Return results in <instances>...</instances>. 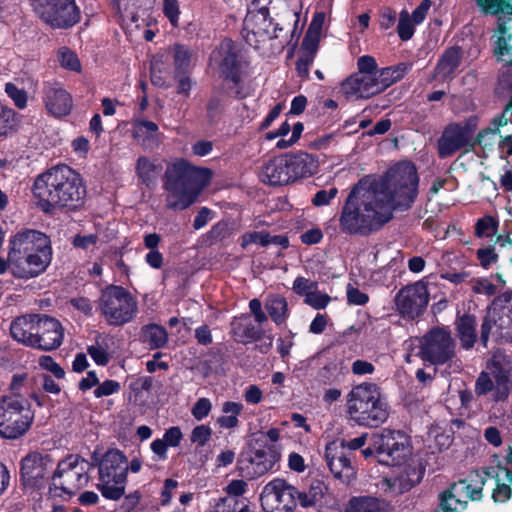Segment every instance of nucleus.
<instances>
[{
    "mask_svg": "<svg viewBox=\"0 0 512 512\" xmlns=\"http://www.w3.org/2000/svg\"><path fill=\"white\" fill-rule=\"evenodd\" d=\"M297 489L283 479L269 482L261 494V505L266 512H292L297 505Z\"/></svg>",
    "mask_w": 512,
    "mask_h": 512,
    "instance_id": "18",
    "label": "nucleus"
},
{
    "mask_svg": "<svg viewBox=\"0 0 512 512\" xmlns=\"http://www.w3.org/2000/svg\"><path fill=\"white\" fill-rule=\"evenodd\" d=\"M45 107L55 117L68 115L73 106L71 95L57 84H46L43 89Z\"/></svg>",
    "mask_w": 512,
    "mask_h": 512,
    "instance_id": "25",
    "label": "nucleus"
},
{
    "mask_svg": "<svg viewBox=\"0 0 512 512\" xmlns=\"http://www.w3.org/2000/svg\"><path fill=\"white\" fill-rule=\"evenodd\" d=\"M476 326V317L471 314H464L455 321L456 335L465 350L471 349L477 340Z\"/></svg>",
    "mask_w": 512,
    "mask_h": 512,
    "instance_id": "32",
    "label": "nucleus"
},
{
    "mask_svg": "<svg viewBox=\"0 0 512 512\" xmlns=\"http://www.w3.org/2000/svg\"><path fill=\"white\" fill-rule=\"evenodd\" d=\"M212 409V403L208 398H199L191 409L192 416L201 421L206 418Z\"/></svg>",
    "mask_w": 512,
    "mask_h": 512,
    "instance_id": "63",
    "label": "nucleus"
},
{
    "mask_svg": "<svg viewBox=\"0 0 512 512\" xmlns=\"http://www.w3.org/2000/svg\"><path fill=\"white\" fill-rule=\"evenodd\" d=\"M400 74L396 69H381L378 78L354 73L341 83V91L347 98H370L392 85Z\"/></svg>",
    "mask_w": 512,
    "mask_h": 512,
    "instance_id": "13",
    "label": "nucleus"
},
{
    "mask_svg": "<svg viewBox=\"0 0 512 512\" xmlns=\"http://www.w3.org/2000/svg\"><path fill=\"white\" fill-rule=\"evenodd\" d=\"M98 309L108 325L118 327L136 317L138 304L135 297L124 287L110 285L102 290Z\"/></svg>",
    "mask_w": 512,
    "mask_h": 512,
    "instance_id": "8",
    "label": "nucleus"
},
{
    "mask_svg": "<svg viewBox=\"0 0 512 512\" xmlns=\"http://www.w3.org/2000/svg\"><path fill=\"white\" fill-rule=\"evenodd\" d=\"M87 352L97 365L106 366L111 358L107 337L98 335L95 344L88 346Z\"/></svg>",
    "mask_w": 512,
    "mask_h": 512,
    "instance_id": "44",
    "label": "nucleus"
},
{
    "mask_svg": "<svg viewBox=\"0 0 512 512\" xmlns=\"http://www.w3.org/2000/svg\"><path fill=\"white\" fill-rule=\"evenodd\" d=\"M415 25L416 24L411 19L408 11L403 10L400 12L397 32L402 41H407L412 38L415 31Z\"/></svg>",
    "mask_w": 512,
    "mask_h": 512,
    "instance_id": "49",
    "label": "nucleus"
},
{
    "mask_svg": "<svg viewBox=\"0 0 512 512\" xmlns=\"http://www.w3.org/2000/svg\"><path fill=\"white\" fill-rule=\"evenodd\" d=\"M32 191L45 212L77 210L84 205L87 194L82 176L65 164L51 167L38 175Z\"/></svg>",
    "mask_w": 512,
    "mask_h": 512,
    "instance_id": "2",
    "label": "nucleus"
},
{
    "mask_svg": "<svg viewBox=\"0 0 512 512\" xmlns=\"http://www.w3.org/2000/svg\"><path fill=\"white\" fill-rule=\"evenodd\" d=\"M9 259L14 277L30 279L39 276L52 259L49 237L37 230L17 233L11 240Z\"/></svg>",
    "mask_w": 512,
    "mask_h": 512,
    "instance_id": "4",
    "label": "nucleus"
},
{
    "mask_svg": "<svg viewBox=\"0 0 512 512\" xmlns=\"http://www.w3.org/2000/svg\"><path fill=\"white\" fill-rule=\"evenodd\" d=\"M496 385H494L490 375L486 372H481L475 383V393L477 396H484L491 391L495 392Z\"/></svg>",
    "mask_w": 512,
    "mask_h": 512,
    "instance_id": "62",
    "label": "nucleus"
},
{
    "mask_svg": "<svg viewBox=\"0 0 512 512\" xmlns=\"http://www.w3.org/2000/svg\"><path fill=\"white\" fill-rule=\"evenodd\" d=\"M128 460L117 449L108 450L98 464L99 482L97 489L109 500H119L125 492Z\"/></svg>",
    "mask_w": 512,
    "mask_h": 512,
    "instance_id": "7",
    "label": "nucleus"
},
{
    "mask_svg": "<svg viewBox=\"0 0 512 512\" xmlns=\"http://www.w3.org/2000/svg\"><path fill=\"white\" fill-rule=\"evenodd\" d=\"M357 69V74L375 76V78H378V75L381 73V69H378L375 59L369 55H364L358 58Z\"/></svg>",
    "mask_w": 512,
    "mask_h": 512,
    "instance_id": "52",
    "label": "nucleus"
},
{
    "mask_svg": "<svg viewBox=\"0 0 512 512\" xmlns=\"http://www.w3.org/2000/svg\"><path fill=\"white\" fill-rule=\"evenodd\" d=\"M291 182L299 179L309 178L319 170V160L316 155L299 151L285 154Z\"/></svg>",
    "mask_w": 512,
    "mask_h": 512,
    "instance_id": "23",
    "label": "nucleus"
},
{
    "mask_svg": "<svg viewBox=\"0 0 512 512\" xmlns=\"http://www.w3.org/2000/svg\"><path fill=\"white\" fill-rule=\"evenodd\" d=\"M452 489L461 497L465 496L471 500H479L482 497V486L473 487L472 485L467 484L466 480H460L459 482L452 484Z\"/></svg>",
    "mask_w": 512,
    "mask_h": 512,
    "instance_id": "53",
    "label": "nucleus"
},
{
    "mask_svg": "<svg viewBox=\"0 0 512 512\" xmlns=\"http://www.w3.org/2000/svg\"><path fill=\"white\" fill-rule=\"evenodd\" d=\"M346 398L347 413L360 426L379 427L389 416L388 404L374 383L354 386Z\"/></svg>",
    "mask_w": 512,
    "mask_h": 512,
    "instance_id": "5",
    "label": "nucleus"
},
{
    "mask_svg": "<svg viewBox=\"0 0 512 512\" xmlns=\"http://www.w3.org/2000/svg\"><path fill=\"white\" fill-rule=\"evenodd\" d=\"M64 338V328L55 318L40 315L36 326V345L34 349L52 351L60 347Z\"/></svg>",
    "mask_w": 512,
    "mask_h": 512,
    "instance_id": "19",
    "label": "nucleus"
},
{
    "mask_svg": "<svg viewBox=\"0 0 512 512\" xmlns=\"http://www.w3.org/2000/svg\"><path fill=\"white\" fill-rule=\"evenodd\" d=\"M35 12L52 28H68L80 19L74 0H31Z\"/></svg>",
    "mask_w": 512,
    "mask_h": 512,
    "instance_id": "16",
    "label": "nucleus"
},
{
    "mask_svg": "<svg viewBox=\"0 0 512 512\" xmlns=\"http://www.w3.org/2000/svg\"><path fill=\"white\" fill-rule=\"evenodd\" d=\"M324 20V13H316L308 27V30L302 42L319 47V41Z\"/></svg>",
    "mask_w": 512,
    "mask_h": 512,
    "instance_id": "46",
    "label": "nucleus"
},
{
    "mask_svg": "<svg viewBox=\"0 0 512 512\" xmlns=\"http://www.w3.org/2000/svg\"><path fill=\"white\" fill-rule=\"evenodd\" d=\"M92 464L79 455H69L61 460L52 475L54 485L63 492L74 495L87 485Z\"/></svg>",
    "mask_w": 512,
    "mask_h": 512,
    "instance_id": "14",
    "label": "nucleus"
},
{
    "mask_svg": "<svg viewBox=\"0 0 512 512\" xmlns=\"http://www.w3.org/2000/svg\"><path fill=\"white\" fill-rule=\"evenodd\" d=\"M191 54L183 45L174 46V64L176 72H182L188 68L190 64Z\"/></svg>",
    "mask_w": 512,
    "mask_h": 512,
    "instance_id": "58",
    "label": "nucleus"
},
{
    "mask_svg": "<svg viewBox=\"0 0 512 512\" xmlns=\"http://www.w3.org/2000/svg\"><path fill=\"white\" fill-rule=\"evenodd\" d=\"M510 108H504L502 113L498 116H495L488 127L482 129L477 134V141L480 145H487L486 139L489 136H495L499 133L500 127L506 126L509 123H512V116L509 115Z\"/></svg>",
    "mask_w": 512,
    "mask_h": 512,
    "instance_id": "42",
    "label": "nucleus"
},
{
    "mask_svg": "<svg viewBox=\"0 0 512 512\" xmlns=\"http://www.w3.org/2000/svg\"><path fill=\"white\" fill-rule=\"evenodd\" d=\"M338 189L336 187H332L329 190H319L311 199V202L314 206L321 207L329 205L330 202L337 196Z\"/></svg>",
    "mask_w": 512,
    "mask_h": 512,
    "instance_id": "64",
    "label": "nucleus"
},
{
    "mask_svg": "<svg viewBox=\"0 0 512 512\" xmlns=\"http://www.w3.org/2000/svg\"><path fill=\"white\" fill-rule=\"evenodd\" d=\"M163 1V14L169 20L173 27H178L180 7L178 0H162Z\"/></svg>",
    "mask_w": 512,
    "mask_h": 512,
    "instance_id": "59",
    "label": "nucleus"
},
{
    "mask_svg": "<svg viewBox=\"0 0 512 512\" xmlns=\"http://www.w3.org/2000/svg\"><path fill=\"white\" fill-rule=\"evenodd\" d=\"M326 490L322 481L313 480L307 491L297 490L296 497L302 507H312L323 498Z\"/></svg>",
    "mask_w": 512,
    "mask_h": 512,
    "instance_id": "41",
    "label": "nucleus"
},
{
    "mask_svg": "<svg viewBox=\"0 0 512 512\" xmlns=\"http://www.w3.org/2000/svg\"><path fill=\"white\" fill-rule=\"evenodd\" d=\"M265 309L276 325H282L289 316L286 298L280 294H269L265 300Z\"/></svg>",
    "mask_w": 512,
    "mask_h": 512,
    "instance_id": "35",
    "label": "nucleus"
},
{
    "mask_svg": "<svg viewBox=\"0 0 512 512\" xmlns=\"http://www.w3.org/2000/svg\"><path fill=\"white\" fill-rule=\"evenodd\" d=\"M494 309H498L495 313L496 321V340L512 342V294L505 292L493 301Z\"/></svg>",
    "mask_w": 512,
    "mask_h": 512,
    "instance_id": "22",
    "label": "nucleus"
},
{
    "mask_svg": "<svg viewBox=\"0 0 512 512\" xmlns=\"http://www.w3.org/2000/svg\"><path fill=\"white\" fill-rule=\"evenodd\" d=\"M215 512H254L248 504L234 497L221 498L215 506Z\"/></svg>",
    "mask_w": 512,
    "mask_h": 512,
    "instance_id": "48",
    "label": "nucleus"
},
{
    "mask_svg": "<svg viewBox=\"0 0 512 512\" xmlns=\"http://www.w3.org/2000/svg\"><path fill=\"white\" fill-rule=\"evenodd\" d=\"M461 49L450 47L444 51L435 68V76L441 79L452 77L461 63Z\"/></svg>",
    "mask_w": 512,
    "mask_h": 512,
    "instance_id": "33",
    "label": "nucleus"
},
{
    "mask_svg": "<svg viewBox=\"0 0 512 512\" xmlns=\"http://www.w3.org/2000/svg\"><path fill=\"white\" fill-rule=\"evenodd\" d=\"M214 59L218 63L220 76L227 85V91L239 100L250 96L253 86L248 76L247 64L239 59L231 40L221 42L214 53Z\"/></svg>",
    "mask_w": 512,
    "mask_h": 512,
    "instance_id": "6",
    "label": "nucleus"
},
{
    "mask_svg": "<svg viewBox=\"0 0 512 512\" xmlns=\"http://www.w3.org/2000/svg\"><path fill=\"white\" fill-rule=\"evenodd\" d=\"M346 512H393V508L384 499L364 496L352 498Z\"/></svg>",
    "mask_w": 512,
    "mask_h": 512,
    "instance_id": "34",
    "label": "nucleus"
},
{
    "mask_svg": "<svg viewBox=\"0 0 512 512\" xmlns=\"http://www.w3.org/2000/svg\"><path fill=\"white\" fill-rule=\"evenodd\" d=\"M417 355L425 362L442 365L456 356V341L446 327H433L419 340Z\"/></svg>",
    "mask_w": 512,
    "mask_h": 512,
    "instance_id": "10",
    "label": "nucleus"
},
{
    "mask_svg": "<svg viewBox=\"0 0 512 512\" xmlns=\"http://www.w3.org/2000/svg\"><path fill=\"white\" fill-rule=\"evenodd\" d=\"M491 373L496 380L495 401H503L509 394V375L512 371V361L510 356L502 352H497L491 359Z\"/></svg>",
    "mask_w": 512,
    "mask_h": 512,
    "instance_id": "24",
    "label": "nucleus"
},
{
    "mask_svg": "<svg viewBox=\"0 0 512 512\" xmlns=\"http://www.w3.org/2000/svg\"><path fill=\"white\" fill-rule=\"evenodd\" d=\"M460 497L451 486L450 489L440 494L439 506L435 512H460L467 505V501L461 500Z\"/></svg>",
    "mask_w": 512,
    "mask_h": 512,
    "instance_id": "43",
    "label": "nucleus"
},
{
    "mask_svg": "<svg viewBox=\"0 0 512 512\" xmlns=\"http://www.w3.org/2000/svg\"><path fill=\"white\" fill-rule=\"evenodd\" d=\"M244 406L240 402L226 401L222 405L224 415L217 418L216 423L224 429H234L239 425L238 416L242 413Z\"/></svg>",
    "mask_w": 512,
    "mask_h": 512,
    "instance_id": "39",
    "label": "nucleus"
},
{
    "mask_svg": "<svg viewBox=\"0 0 512 512\" xmlns=\"http://www.w3.org/2000/svg\"><path fill=\"white\" fill-rule=\"evenodd\" d=\"M212 433V429L208 425H198L193 428L190 441L198 447H203L210 441Z\"/></svg>",
    "mask_w": 512,
    "mask_h": 512,
    "instance_id": "56",
    "label": "nucleus"
},
{
    "mask_svg": "<svg viewBox=\"0 0 512 512\" xmlns=\"http://www.w3.org/2000/svg\"><path fill=\"white\" fill-rule=\"evenodd\" d=\"M33 380L46 393L59 395L61 392L60 385L48 374H39Z\"/></svg>",
    "mask_w": 512,
    "mask_h": 512,
    "instance_id": "57",
    "label": "nucleus"
},
{
    "mask_svg": "<svg viewBox=\"0 0 512 512\" xmlns=\"http://www.w3.org/2000/svg\"><path fill=\"white\" fill-rule=\"evenodd\" d=\"M279 459L280 453L273 444L256 449L250 459L253 476L259 477L266 474Z\"/></svg>",
    "mask_w": 512,
    "mask_h": 512,
    "instance_id": "30",
    "label": "nucleus"
},
{
    "mask_svg": "<svg viewBox=\"0 0 512 512\" xmlns=\"http://www.w3.org/2000/svg\"><path fill=\"white\" fill-rule=\"evenodd\" d=\"M213 178V171L207 167L192 164L184 158L168 163L163 180L166 192V207L185 210L194 204Z\"/></svg>",
    "mask_w": 512,
    "mask_h": 512,
    "instance_id": "3",
    "label": "nucleus"
},
{
    "mask_svg": "<svg viewBox=\"0 0 512 512\" xmlns=\"http://www.w3.org/2000/svg\"><path fill=\"white\" fill-rule=\"evenodd\" d=\"M374 446L378 462L385 465H401L412 454L410 439L400 430L384 429L375 433Z\"/></svg>",
    "mask_w": 512,
    "mask_h": 512,
    "instance_id": "11",
    "label": "nucleus"
},
{
    "mask_svg": "<svg viewBox=\"0 0 512 512\" xmlns=\"http://www.w3.org/2000/svg\"><path fill=\"white\" fill-rule=\"evenodd\" d=\"M34 421V411L25 397L0 398V436L17 439L28 432Z\"/></svg>",
    "mask_w": 512,
    "mask_h": 512,
    "instance_id": "9",
    "label": "nucleus"
},
{
    "mask_svg": "<svg viewBox=\"0 0 512 512\" xmlns=\"http://www.w3.org/2000/svg\"><path fill=\"white\" fill-rule=\"evenodd\" d=\"M317 51L318 46L302 42L299 56L296 61L297 76L302 80H307L309 78L310 67L314 62Z\"/></svg>",
    "mask_w": 512,
    "mask_h": 512,
    "instance_id": "38",
    "label": "nucleus"
},
{
    "mask_svg": "<svg viewBox=\"0 0 512 512\" xmlns=\"http://www.w3.org/2000/svg\"><path fill=\"white\" fill-rule=\"evenodd\" d=\"M158 125L150 120L135 118L132 121V135L139 143L146 144L158 136Z\"/></svg>",
    "mask_w": 512,
    "mask_h": 512,
    "instance_id": "37",
    "label": "nucleus"
},
{
    "mask_svg": "<svg viewBox=\"0 0 512 512\" xmlns=\"http://www.w3.org/2000/svg\"><path fill=\"white\" fill-rule=\"evenodd\" d=\"M485 477L495 478L496 487L492 498L495 502H506L512 498V471L501 465L487 467L482 470Z\"/></svg>",
    "mask_w": 512,
    "mask_h": 512,
    "instance_id": "28",
    "label": "nucleus"
},
{
    "mask_svg": "<svg viewBox=\"0 0 512 512\" xmlns=\"http://www.w3.org/2000/svg\"><path fill=\"white\" fill-rule=\"evenodd\" d=\"M39 316V314H29L15 318L10 325L12 338L19 343L34 348Z\"/></svg>",
    "mask_w": 512,
    "mask_h": 512,
    "instance_id": "27",
    "label": "nucleus"
},
{
    "mask_svg": "<svg viewBox=\"0 0 512 512\" xmlns=\"http://www.w3.org/2000/svg\"><path fill=\"white\" fill-rule=\"evenodd\" d=\"M479 126V118L470 116L459 123H450L438 139L437 149L440 158H447L461 149L473 147L477 141L475 137Z\"/></svg>",
    "mask_w": 512,
    "mask_h": 512,
    "instance_id": "12",
    "label": "nucleus"
},
{
    "mask_svg": "<svg viewBox=\"0 0 512 512\" xmlns=\"http://www.w3.org/2000/svg\"><path fill=\"white\" fill-rule=\"evenodd\" d=\"M259 177L263 183L282 186L292 183L285 155L274 157L263 164Z\"/></svg>",
    "mask_w": 512,
    "mask_h": 512,
    "instance_id": "26",
    "label": "nucleus"
},
{
    "mask_svg": "<svg viewBox=\"0 0 512 512\" xmlns=\"http://www.w3.org/2000/svg\"><path fill=\"white\" fill-rule=\"evenodd\" d=\"M419 176L410 161H400L377 180L366 176L351 189L341 224H387L395 212L409 210L418 197Z\"/></svg>",
    "mask_w": 512,
    "mask_h": 512,
    "instance_id": "1",
    "label": "nucleus"
},
{
    "mask_svg": "<svg viewBox=\"0 0 512 512\" xmlns=\"http://www.w3.org/2000/svg\"><path fill=\"white\" fill-rule=\"evenodd\" d=\"M59 61L62 67L72 71H79L81 68L77 55L66 48L59 51Z\"/></svg>",
    "mask_w": 512,
    "mask_h": 512,
    "instance_id": "60",
    "label": "nucleus"
},
{
    "mask_svg": "<svg viewBox=\"0 0 512 512\" xmlns=\"http://www.w3.org/2000/svg\"><path fill=\"white\" fill-rule=\"evenodd\" d=\"M482 12L504 19L506 0H474Z\"/></svg>",
    "mask_w": 512,
    "mask_h": 512,
    "instance_id": "51",
    "label": "nucleus"
},
{
    "mask_svg": "<svg viewBox=\"0 0 512 512\" xmlns=\"http://www.w3.org/2000/svg\"><path fill=\"white\" fill-rule=\"evenodd\" d=\"M5 92L19 109H24L27 106L26 92L22 89H19L15 84L7 83L5 85Z\"/></svg>",
    "mask_w": 512,
    "mask_h": 512,
    "instance_id": "61",
    "label": "nucleus"
},
{
    "mask_svg": "<svg viewBox=\"0 0 512 512\" xmlns=\"http://www.w3.org/2000/svg\"><path fill=\"white\" fill-rule=\"evenodd\" d=\"M325 460L331 473L339 479H348L354 471L351 453L338 441L330 442L325 448Z\"/></svg>",
    "mask_w": 512,
    "mask_h": 512,
    "instance_id": "21",
    "label": "nucleus"
},
{
    "mask_svg": "<svg viewBox=\"0 0 512 512\" xmlns=\"http://www.w3.org/2000/svg\"><path fill=\"white\" fill-rule=\"evenodd\" d=\"M498 96H512V62L504 66L496 88Z\"/></svg>",
    "mask_w": 512,
    "mask_h": 512,
    "instance_id": "50",
    "label": "nucleus"
},
{
    "mask_svg": "<svg viewBox=\"0 0 512 512\" xmlns=\"http://www.w3.org/2000/svg\"><path fill=\"white\" fill-rule=\"evenodd\" d=\"M143 342L147 343L152 349L162 348L168 341V334L164 327L157 324L145 325L141 329Z\"/></svg>",
    "mask_w": 512,
    "mask_h": 512,
    "instance_id": "40",
    "label": "nucleus"
},
{
    "mask_svg": "<svg viewBox=\"0 0 512 512\" xmlns=\"http://www.w3.org/2000/svg\"><path fill=\"white\" fill-rule=\"evenodd\" d=\"M53 468V460L47 453L33 451L22 458L20 479L25 488L40 489L45 486Z\"/></svg>",
    "mask_w": 512,
    "mask_h": 512,
    "instance_id": "17",
    "label": "nucleus"
},
{
    "mask_svg": "<svg viewBox=\"0 0 512 512\" xmlns=\"http://www.w3.org/2000/svg\"><path fill=\"white\" fill-rule=\"evenodd\" d=\"M496 321H497V318H496L495 313H493V314L488 313L483 318V321L481 324V331H480V341L484 347H487V343H488L490 335H492L496 338V335H495Z\"/></svg>",
    "mask_w": 512,
    "mask_h": 512,
    "instance_id": "55",
    "label": "nucleus"
},
{
    "mask_svg": "<svg viewBox=\"0 0 512 512\" xmlns=\"http://www.w3.org/2000/svg\"><path fill=\"white\" fill-rule=\"evenodd\" d=\"M136 171L139 178L149 186L156 178L160 168L147 157H139L136 163Z\"/></svg>",
    "mask_w": 512,
    "mask_h": 512,
    "instance_id": "45",
    "label": "nucleus"
},
{
    "mask_svg": "<svg viewBox=\"0 0 512 512\" xmlns=\"http://www.w3.org/2000/svg\"><path fill=\"white\" fill-rule=\"evenodd\" d=\"M430 300L428 284L423 281L403 286L394 297L395 311L409 321L420 318L426 311Z\"/></svg>",
    "mask_w": 512,
    "mask_h": 512,
    "instance_id": "15",
    "label": "nucleus"
},
{
    "mask_svg": "<svg viewBox=\"0 0 512 512\" xmlns=\"http://www.w3.org/2000/svg\"><path fill=\"white\" fill-rule=\"evenodd\" d=\"M499 35L497 36V40L495 41V55L504 60V56L510 54L511 46L509 45L510 36H506V29L503 24L498 25Z\"/></svg>",
    "mask_w": 512,
    "mask_h": 512,
    "instance_id": "54",
    "label": "nucleus"
},
{
    "mask_svg": "<svg viewBox=\"0 0 512 512\" xmlns=\"http://www.w3.org/2000/svg\"><path fill=\"white\" fill-rule=\"evenodd\" d=\"M424 475V468L420 464L407 465L399 475L385 477L380 482V488L387 494L396 496L408 492L420 483Z\"/></svg>",
    "mask_w": 512,
    "mask_h": 512,
    "instance_id": "20",
    "label": "nucleus"
},
{
    "mask_svg": "<svg viewBox=\"0 0 512 512\" xmlns=\"http://www.w3.org/2000/svg\"><path fill=\"white\" fill-rule=\"evenodd\" d=\"M227 93L217 88L213 91L206 103V120L209 124L214 125L219 122L224 111Z\"/></svg>",
    "mask_w": 512,
    "mask_h": 512,
    "instance_id": "36",
    "label": "nucleus"
},
{
    "mask_svg": "<svg viewBox=\"0 0 512 512\" xmlns=\"http://www.w3.org/2000/svg\"><path fill=\"white\" fill-rule=\"evenodd\" d=\"M231 333L237 342L247 344L260 340L263 331L253 324L249 315H242L231 322Z\"/></svg>",
    "mask_w": 512,
    "mask_h": 512,
    "instance_id": "31",
    "label": "nucleus"
},
{
    "mask_svg": "<svg viewBox=\"0 0 512 512\" xmlns=\"http://www.w3.org/2000/svg\"><path fill=\"white\" fill-rule=\"evenodd\" d=\"M17 124L16 112L0 104V137L10 134Z\"/></svg>",
    "mask_w": 512,
    "mask_h": 512,
    "instance_id": "47",
    "label": "nucleus"
},
{
    "mask_svg": "<svg viewBox=\"0 0 512 512\" xmlns=\"http://www.w3.org/2000/svg\"><path fill=\"white\" fill-rule=\"evenodd\" d=\"M244 26L248 32L263 39L281 37V35L277 33L278 23L273 24L269 14L247 13Z\"/></svg>",
    "mask_w": 512,
    "mask_h": 512,
    "instance_id": "29",
    "label": "nucleus"
}]
</instances>
